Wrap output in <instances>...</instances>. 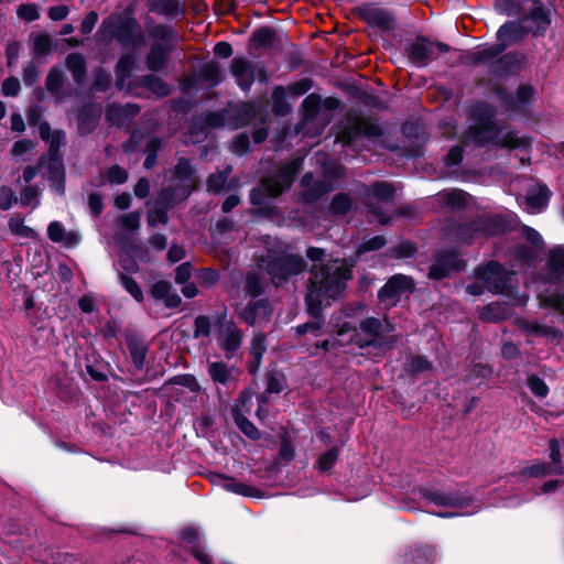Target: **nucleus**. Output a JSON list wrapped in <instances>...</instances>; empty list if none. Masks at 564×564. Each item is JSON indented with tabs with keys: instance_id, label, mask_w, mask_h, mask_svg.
<instances>
[{
	"instance_id": "nucleus-1",
	"label": "nucleus",
	"mask_w": 564,
	"mask_h": 564,
	"mask_svg": "<svg viewBox=\"0 0 564 564\" xmlns=\"http://www.w3.org/2000/svg\"><path fill=\"white\" fill-rule=\"evenodd\" d=\"M351 279V265L345 260H333L319 268L314 267L306 295L308 312L317 316L324 305H329Z\"/></svg>"
},
{
	"instance_id": "nucleus-2",
	"label": "nucleus",
	"mask_w": 564,
	"mask_h": 564,
	"mask_svg": "<svg viewBox=\"0 0 564 564\" xmlns=\"http://www.w3.org/2000/svg\"><path fill=\"white\" fill-rule=\"evenodd\" d=\"M330 325L340 345L352 343L360 348L375 347L386 350L390 349L395 341V337L390 335L393 327L387 319L382 323L378 318L369 317L360 323L359 328H356L347 322L340 323L339 318L333 317Z\"/></svg>"
},
{
	"instance_id": "nucleus-3",
	"label": "nucleus",
	"mask_w": 564,
	"mask_h": 564,
	"mask_svg": "<svg viewBox=\"0 0 564 564\" xmlns=\"http://www.w3.org/2000/svg\"><path fill=\"white\" fill-rule=\"evenodd\" d=\"M473 117L477 118L465 137L466 143L476 145L492 144L509 150L527 148L530 141L527 138L518 137L513 131H505L499 128L490 108L486 106L475 107Z\"/></svg>"
},
{
	"instance_id": "nucleus-4",
	"label": "nucleus",
	"mask_w": 564,
	"mask_h": 564,
	"mask_svg": "<svg viewBox=\"0 0 564 564\" xmlns=\"http://www.w3.org/2000/svg\"><path fill=\"white\" fill-rule=\"evenodd\" d=\"M196 185L197 178L195 172L185 159H181L174 171L171 172V184L158 198L160 206L149 212L148 224L150 226L166 224V208L171 204L186 198Z\"/></svg>"
},
{
	"instance_id": "nucleus-5",
	"label": "nucleus",
	"mask_w": 564,
	"mask_h": 564,
	"mask_svg": "<svg viewBox=\"0 0 564 564\" xmlns=\"http://www.w3.org/2000/svg\"><path fill=\"white\" fill-rule=\"evenodd\" d=\"M40 137L50 142L51 156L43 159L40 162V169L46 170L51 187L59 195L64 194V167L61 158L57 155V150L64 141V133L61 131H52L48 123H41L39 127Z\"/></svg>"
},
{
	"instance_id": "nucleus-6",
	"label": "nucleus",
	"mask_w": 564,
	"mask_h": 564,
	"mask_svg": "<svg viewBox=\"0 0 564 564\" xmlns=\"http://www.w3.org/2000/svg\"><path fill=\"white\" fill-rule=\"evenodd\" d=\"M272 278L275 285L286 282L292 275L300 274L305 270V262L299 256L289 254L285 251L269 252L259 263Z\"/></svg>"
},
{
	"instance_id": "nucleus-7",
	"label": "nucleus",
	"mask_w": 564,
	"mask_h": 564,
	"mask_svg": "<svg viewBox=\"0 0 564 564\" xmlns=\"http://www.w3.org/2000/svg\"><path fill=\"white\" fill-rule=\"evenodd\" d=\"M301 163V159H294L285 164L276 175L264 178L260 186L251 192V203L253 205H261L264 196H279L292 184Z\"/></svg>"
},
{
	"instance_id": "nucleus-8",
	"label": "nucleus",
	"mask_w": 564,
	"mask_h": 564,
	"mask_svg": "<svg viewBox=\"0 0 564 564\" xmlns=\"http://www.w3.org/2000/svg\"><path fill=\"white\" fill-rule=\"evenodd\" d=\"M523 35V29L520 23L508 22L500 26L497 32L498 44L479 50L473 53V61L485 63L498 56L505 48L519 41Z\"/></svg>"
},
{
	"instance_id": "nucleus-9",
	"label": "nucleus",
	"mask_w": 564,
	"mask_h": 564,
	"mask_svg": "<svg viewBox=\"0 0 564 564\" xmlns=\"http://www.w3.org/2000/svg\"><path fill=\"white\" fill-rule=\"evenodd\" d=\"M475 276L479 282L485 284L486 289L499 294L507 291L511 273L505 270L499 263L489 262L485 267L477 268Z\"/></svg>"
},
{
	"instance_id": "nucleus-10",
	"label": "nucleus",
	"mask_w": 564,
	"mask_h": 564,
	"mask_svg": "<svg viewBox=\"0 0 564 564\" xmlns=\"http://www.w3.org/2000/svg\"><path fill=\"white\" fill-rule=\"evenodd\" d=\"M152 33L160 42L152 47L148 55L147 64L151 70H159L164 66L170 51V44L174 41L176 35L173 33L171 28L165 25L154 28Z\"/></svg>"
},
{
	"instance_id": "nucleus-11",
	"label": "nucleus",
	"mask_w": 564,
	"mask_h": 564,
	"mask_svg": "<svg viewBox=\"0 0 564 564\" xmlns=\"http://www.w3.org/2000/svg\"><path fill=\"white\" fill-rule=\"evenodd\" d=\"M380 133V128L371 120L357 116L347 119V126L338 133L336 141L350 144L356 137H375Z\"/></svg>"
},
{
	"instance_id": "nucleus-12",
	"label": "nucleus",
	"mask_w": 564,
	"mask_h": 564,
	"mask_svg": "<svg viewBox=\"0 0 564 564\" xmlns=\"http://www.w3.org/2000/svg\"><path fill=\"white\" fill-rule=\"evenodd\" d=\"M413 290V281L406 275H393L379 291V300L386 306L394 305L402 295Z\"/></svg>"
},
{
	"instance_id": "nucleus-13",
	"label": "nucleus",
	"mask_w": 564,
	"mask_h": 564,
	"mask_svg": "<svg viewBox=\"0 0 564 564\" xmlns=\"http://www.w3.org/2000/svg\"><path fill=\"white\" fill-rule=\"evenodd\" d=\"M219 347L231 358L242 344V333L234 322H223L217 333Z\"/></svg>"
},
{
	"instance_id": "nucleus-14",
	"label": "nucleus",
	"mask_w": 564,
	"mask_h": 564,
	"mask_svg": "<svg viewBox=\"0 0 564 564\" xmlns=\"http://www.w3.org/2000/svg\"><path fill=\"white\" fill-rule=\"evenodd\" d=\"M272 308L268 301L261 300L247 305L239 314L240 318L249 325H262L269 322Z\"/></svg>"
},
{
	"instance_id": "nucleus-15",
	"label": "nucleus",
	"mask_w": 564,
	"mask_h": 564,
	"mask_svg": "<svg viewBox=\"0 0 564 564\" xmlns=\"http://www.w3.org/2000/svg\"><path fill=\"white\" fill-rule=\"evenodd\" d=\"M47 236L55 243L66 248H74L80 241V235L75 230L67 231L59 221H52L47 227Z\"/></svg>"
},
{
	"instance_id": "nucleus-16",
	"label": "nucleus",
	"mask_w": 564,
	"mask_h": 564,
	"mask_svg": "<svg viewBox=\"0 0 564 564\" xmlns=\"http://www.w3.org/2000/svg\"><path fill=\"white\" fill-rule=\"evenodd\" d=\"M514 323L518 328L527 335L541 336L551 340L558 339L562 336L560 329L536 322H530L524 318H517Z\"/></svg>"
},
{
	"instance_id": "nucleus-17",
	"label": "nucleus",
	"mask_w": 564,
	"mask_h": 564,
	"mask_svg": "<svg viewBox=\"0 0 564 564\" xmlns=\"http://www.w3.org/2000/svg\"><path fill=\"white\" fill-rule=\"evenodd\" d=\"M465 267L464 261L457 254L451 252L440 256L436 263L430 270V276L433 279H442L452 270H460Z\"/></svg>"
},
{
	"instance_id": "nucleus-18",
	"label": "nucleus",
	"mask_w": 564,
	"mask_h": 564,
	"mask_svg": "<svg viewBox=\"0 0 564 564\" xmlns=\"http://www.w3.org/2000/svg\"><path fill=\"white\" fill-rule=\"evenodd\" d=\"M550 449V457L552 463L554 464V467H550L546 464H539L533 465L527 469V473L530 476H540V475H546V474H563L564 468L560 465L561 464V453H560V443L555 440H552L549 445Z\"/></svg>"
},
{
	"instance_id": "nucleus-19",
	"label": "nucleus",
	"mask_w": 564,
	"mask_h": 564,
	"mask_svg": "<svg viewBox=\"0 0 564 564\" xmlns=\"http://www.w3.org/2000/svg\"><path fill=\"white\" fill-rule=\"evenodd\" d=\"M337 106L338 100L336 98H326L324 101H322L318 95L311 94L303 100L302 104L304 121L313 119L322 107L327 110H333L337 108Z\"/></svg>"
},
{
	"instance_id": "nucleus-20",
	"label": "nucleus",
	"mask_w": 564,
	"mask_h": 564,
	"mask_svg": "<svg viewBox=\"0 0 564 564\" xmlns=\"http://www.w3.org/2000/svg\"><path fill=\"white\" fill-rule=\"evenodd\" d=\"M434 47L435 45L431 42L424 40L416 41L409 50V57L414 64L425 65L434 53ZM436 47L442 52L447 51V46L442 43L436 44Z\"/></svg>"
},
{
	"instance_id": "nucleus-21",
	"label": "nucleus",
	"mask_w": 564,
	"mask_h": 564,
	"mask_svg": "<svg viewBox=\"0 0 564 564\" xmlns=\"http://www.w3.org/2000/svg\"><path fill=\"white\" fill-rule=\"evenodd\" d=\"M231 73L242 89H249L254 79L252 65L245 58L236 57L231 62Z\"/></svg>"
},
{
	"instance_id": "nucleus-22",
	"label": "nucleus",
	"mask_w": 564,
	"mask_h": 564,
	"mask_svg": "<svg viewBox=\"0 0 564 564\" xmlns=\"http://www.w3.org/2000/svg\"><path fill=\"white\" fill-rule=\"evenodd\" d=\"M550 198V192L546 186L538 184L527 196V210L531 214L540 213Z\"/></svg>"
},
{
	"instance_id": "nucleus-23",
	"label": "nucleus",
	"mask_w": 564,
	"mask_h": 564,
	"mask_svg": "<svg viewBox=\"0 0 564 564\" xmlns=\"http://www.w3.org/2000/svg\"><path fill=\"white\" fill-rule=\"evenodd\" d=\"M208 372L215 382L227 384L236 380L240 371L235 367H228L224 362H212L208 366Z\"/></svg>"
},
{
	"instance_id": "nucleus-24",
	"label": "nucleus",
	"mask_w": 564,
	"mask_h": 564,
	"mask_svg": "<svg viewBox=\"0 0 564 564\" xmlns=\"http://www.w3.org/2000/svg\"><path fill=\"white\" fill-rule=\"evenodd\" d=\"M132 32V23L126 22L122 28L117 25V21L115 19H109L108 21H104L102 26L99 31V35L102 39L108 36L117 37L120 42H126V34L131 35Z\"/></svg>"
},
{
	"instance_id": "nucleus-25",
	"label": "nucleus",
	"mask_w": 564,
	"mask_h": 564,
	"mask_svg": "<svg viewBox=\"0 0 564 564\" xmlns=\"http://www.w3.org/2000/svg\"><path fill=\"white\" fill-rule=\"evenodd\" d=\"M362 17L368 23L384 30L391 29L393 24V18L391 14L381 9L365 8L362 9Z\"/></svg>"
},
{
	"instance_id": "nucleus-26",
	"label": "nucleus",
	"mask_w": 564,
	"mask_h": 564,
	"mask_svg": "<svg viewBox=\"0 0 564 564\" xmlns=\"http://www.w3.org/2000/svg\"><path fill=\"white\" fill-rule=\"evenodd\" d=\"M219 485L227 491L246 496V497H258L259 491L246 484L237 481L235 478L219 476Z\"/></svg>"
},
{
	"instance_id": "nucleus-27",
	"label": "nucleus",
	"mask_w": 564,
	"mask_h": 564,
	"mask_svg": "<svg viewBox=\"0 0 564 564\" xmlns=\"http://www.w3.org/2000/svg\"><path fill=\"white\" fill-rule=\"evenodd\" d=\"M312 181L313 176L310 173L305 174L301 181V185L304 188V198L306 200L317 199L333 188L330 183H316L313 188H310Z\"/></svg>"
},
{
	"instance_id": "nucleus-28",
	"label": "nucleus",
	"mask_w": 564,
	"mask_h": 564,
	"mask_svg": "<svg viewBox=\"0 0 564 564\" xmlns=\"http://www.w3.org/2000/svg\"><path fill=\"white\" fill-rule=\"evenodd\" d=\"M141 216L138 212H131L126 215H122L116 219L117 232L118 237L123 236L128 232H133L140 227Z\"/></svg>"
},
{
	"instance_id": "nucleus-29",
	"label": "nucleus",
	"mask_w": 564,
	"mask_h": 564,
	"mask_svg": "<svg viewBox=\"0 0 564 564\" xmlns=\"http://www.w3.org/2000/svg\"><path fill=\"white\" fill-rule=\"evenodd\" d=\"M267 350L265 336L258 333L253 336L250 344V355L252 357V364L250 365V372L254 373L260 367L262 356Z\"/></svg>"
},
{
	"instance_id": "nucleus-30",
	"label": "nucleus",
	"mask_w": 564,
	"mask_h": 564,
	"mask_svg": "<svg viewBox=\"0 0 564 564\" xmlns=\"http://www.w3.org/2000/svg\"><path fill=\"white\" fill-rule=\"evenodd\" d=\"M508 315V305L499 302L488 304L479 313L480 319L486 322H497L505 319Z\"/></svg>"
},
{
	"instance_id": "nucleus-31",
	"label": "nucleus",
	"mask_w": 564,
	"mask_h": 564,
	"mask_svg": "<svg viewBox=\"0 0 564 564\" xmlns=\"http://www.w3.org/2000/svg\"><path fill=\"white\" fill-rule=\"evenodd\" d=\"M139 112V107L135 105L117 106L112 105L108 108L107 118L112 124H121L122 118H130Z\"/></svg>"
},
{
	"instance_id": "nucleus-32",
	"label": "nucleus",
	"mask_w": 564,
	"mask_h": 564,
	"mask_svg": "<svg viewBox=\"0 0 564 564\" xmlns=\"http://www.w3.org/2000/svg\"><path fill=\"white\" fill-rule=\"evenodd\" d=\"M547 268L551 279L558 280L564 276V248H556L550 252Z\"/></svg>"
},
{
	"instance_id": "nucleus-33",
	"label": "nucleus",
	"mask_w": 564,
	"mask_h": 564,
	"mask_svg": "<svg viewBox=\"0 0 564 564\" xmlns=\"http://www.w3.org/2000/svg\"><path fill=\"white\" fill-rule=\"evenodd\" d=\"M66 67L76 83H82L86 74V63L83 55L72 53L66 57Z\"/></svg>"
},
{
	"instance_id": "nucleus-34",
	"label": "nucleus",
	"mask_w": 564,
	"mask_h": 564,
	"mask_svg": "<svg viewBox=\"0 0 564 564\" xmlns=\"http://www.w3.org/2000/svg\"><path fill=\"white\" fill-rule=\"evenodd\" d=\"M32 53L34 57L41 58L53 51L52 40L45 33H37L31 36Z\"/></svg>"
},
{
	"instance_id": "nucleus-35",
	"label": "nucleus",
	"mask_w": 564,
	"mask_h": 564,
	"mask_svg": "<svg viewBox=\"0 0 564 564\" xmlns=\"http://www.w3.org/2000/svg\"><path fill=\"white\" fill-rule=\"evenodd\" d=\"M9 229L10 231L20 238L25 239H35L36 232L31 227L24 225V220L19 215H13L9 219Z\"/></svg>"
},
{
	"instance_id": "nucleus-36",
	"label": "nucleus",
	"mask_w": 564,
	"mask_h": 564,
	"mask_svg": "<svg viewBox=\"0 0 564 564\" xmlns=\"http://www.w3.org/2000/svg\"><path fill=\"white\" fill-rule=\"evenodd\" d=\"M232 416L236 425L243 434H246L251 440H258L260 437L258 429L246 416H243L240 413V410L238 408H235L232 410Z\"/></svg>"
},
{
	"instance_id": "nucleus-37",
	"label": "nucleus",
	"mask_w": 564,
	"mask_h": 564,
	"mask_svg": "<svg viewBox=\"0 0 564 564\" xmlns=\"http://www.w3.org/2000/svg\"><path fill=\"white\" fill-rule=\"evenodd\" d=\"M274 32L271 29L262 28L257 30L251 37V45L254 48L268 47L272 44Z\"/></svg>"
},
{
	"instance_id": "nucleus-38",
	"label": "nucleus",
	"mask_w": 564,
	"mask_h": 564,
	"mask_svg": "<svg viewBox=\"0 0 564 564\" xmlns=\"http://www.w3.org/2000/svg\"><path fill=\"white\" fill-rule=\"evenodd\" d=\"M273 110L279 115H286L290 106L286 102V90L284 87H275L272 93Z\"/></svg>"
},
{
	"instance_id": "nucleus-39",
	"label": "nucleus",
	"mask_w": 564,
	"mask_h": 564,
	"mask_svg": "<svg viewBox=\"0 0 564 564\" xmlns=\"http://www.w3.org/2000/svg\"><path fill=\"white\" fill-rule=\"evenodd\" d=\"M133 66L131 56H122L117 64V86L119 89L124 88V79Z\"/></svg>"
},
{
	"instance_id": "nucleus-40",
	"label": "nucleus",
	"mask_w": 564,
	"mask_h": 564,
	"mask_svg": "<svg viewBox=\"0 0 564 564\" xmlns=\"http://www.w3.org/2000/svg\"><path fill=\"white\" fill-rule=\"evenodd\" d=\"M527 386L530 391L539 399H544L549 394V387L535 375H531L527 379Z\"/></svg>"
},
{
	"instance_id": "nucleus-41",
	"label": "nucleus",
	"mask_w": 564,
	"mask_h": 564,
	"mask_svg": "<svg viewBox=\"0 0 564 564\" xmlns=\"http://www.w3.org/2000/svg\"><path fill=\"white\" fill-rule=\"evenodd\" d=\"M540 305L550 307L564 315V294L540 295Z\"/></svg>"
},
{
	"instance_id": "nucleus-42",
	"label": "nucleus",
	"mask_w": 564,
	"mask_h": 564,
	"mask_svg": "<svg viewBox=\"0 0 564 564\" xmlns=\"http://www.w3.org/2000/svg\"><path fill=\"white\" fill-rule=\"evenodd\" d=\"M63 80H64L63 72L56 67L52 68L46 77V83H45L46 89L50 93L57 95L62 88Z\"/></svg>"
},
{
	"instance_id": "nucleus-43",
	"label": "nucleus",
	"mask_w": 564,
	"mask_h": 564,
	"mask_svg": "<svg viewBox=\"0 0 564 564\" xmlns=\"http://www.w3.org/2000/svg\"><path fill=\"white\" fill-rule=\"evenodd\" d=\"M143 85L150 91L160 97L166 96L170 93L169 86L163 80L154 76L145 77Z\"/></svg>"
},
{
	"instance_id": "nucleus-44",
	"label": "nucleus",
	"mask_w": 564,
	"mask_h": 564,
	"mask_svg": "<svg viewBox=\"0 0 564 564\" xmlns=\"http://www.w3.org/2000/svg\"><path fill=\"white\" fill-rule=\"evenodd\" d=\"M393 192L391 185L380 182L372 185L371 197L380 202H387L393 197Z\"/></svg>"
},
{
	"instance_id": "nucleus-45",
	"label": "nucleus",
	"mask_w": 564,
	"mask_h": 564,
	"mask_svg": "<svg viewBox=\"0 0 564 564\" xmlns=\"http://www.w3.org/2000/svg\"><path fill=\"white\" fill-rule=\"evenodd\" d=\"M200 76L212 85L217 84L220 80L219 66L214 62L204 64L200 68Z\"/></svg>"
},
{
	"instance_id": "nucleus-46",
	"label": "nucleus",
	"mask_w": 564,
	"mask_h": 564,
	"mask_svg": "<svg viewBox=\"0 0 564 564\" xmlns=\"http://www.w3.org/2000/svg\"><path fill=\"white\" fill-rule=\"evenodd\" d=\"M20 202L24 206L36 207L40 204V191L33 186L25 187L20 194Z\"/></svg>"
},
{
	"instance_id": "nucleus-47",
	"label": "nucleus",
	"mask_w": 564,
	"mask_h": 564,
	"mask_svg": "<svg viewBox=\"0 0 564 564\" xmlns=\"http://www.w3.org/2000/svg\"><path fill=\"white\" fill-rule=\"evenodd\" d=\"M122 286L131 294V296L141 302L143 300V293L139 284L130 276L120 274Z\"/></svg>"
},
{
	"instance_id": "nucleus-48",
	"label": "nucleus",
	"mask_w": 564,
	"mask_h": 564,
	"mask_svg": "<svg viewBox=\"0 0 564 564\" xmlns=\"http://www.w3.org/2000/svg\"><path fill=\"white\" fill-rule=\"evenodd\" d=\"M210 319L207 316H197L194 322V337L199 338L208 336L210 334Z\"/></svg>"
},
{
	"instance_id": "nucleus-49",
	"label": "nucleus",
	"mask_w": 564,
	"mask_h": 564,
	"mask_svg": "<svg viewBox=\"0 0 564 564\" xmlns=\"http://www.w3.org/2000/svg\"><path fill=\"white\" fill-rule=\"evenodd\" d=\"M17 14L20 19L32 22L40 18V13L37 7L33 3H26L19 6L17 10Z\"/></svg>"
},
{
	"instance_id": "nucleus-50",
	"label": "nucleus",
	"mask_w": 564,
	"mask_h": 564,
	"mask_svg": "<svg viewBox=\"0 0 564 564\" xmlns=\"http://www.w3.org/2000/svg\"><path fill=\"white\" fill-rule=\"evenodd\" d=\"M433 556L434 551L431 547H420L410 553L412 564H429Z\"/></svg>"
},
{
	"instance_id": "nucleus-51",
	"label": "nucleus",
	"mask_w": 564,
	"mask_h": 564,
	"mask_svg": "<svg viewBox=\"0 0 564 564\" xmlns=\"http://www.w3.org/2000/svg\"><path fill=\"white\" fill-rule=\"evenodd\" d=\"M338 457V449L330 448L324 453L318 459V468L322 471H328L335 464Z\"/></svg>"
},
{
	"instance_id": "nucleus-52",
	"label": "nucleus",
	"mask_w": 564,
	"mask_h": 564,
	"mask_svg": "<svg viewBox=\"0 0 564 564\" xmlns=\"http://www.w3.org/2000/svg\"><path fill=\"white\" fill-rule=\"evenodd\" d=\"M350 206V198L347 195L339 194L334 197L330 208L335 214H344L349 210Z\"/></svg>"
},
{
	"instance_id": "nucleus-53",
	"label": "nucleus",
	"mask_w": 564,
	"mask_h": 564,
	"mask_svg": "<svg viewBox=\"0 0 564 564\" xmlns=\"http://www.w3.org/2000/svg\"><path fill=\"white\" fill-rule=\"evenodd\" d=\"M284 377L280 373H270L267 379V391L280 393L284 389Z\"/></svg>"
},
{
	"instance_id": "nucleus-54",
	"label": "nucleus",
	"mask_w": 564,
	"mask_h": 564,
	"mask_svg": "<svg viewBox=\"0 0 564 564\" xmlns=\"http://www.w3.org/2000/svg\"><path fill=\"white\" fill-rule=\"evenodd\" d=\"M227 184V174L217 173L209 176L207 186L209 191L220 192L226 188Z\"/></svg>"
},
{
	"instance_id": "nucleus-55",
	"label": "nucleus",
	"mask_w": 564,
	"mask_h": 564,
	"mask_svg": "<svg viewBox=\"0 0 564 564\" xmlns=\"http://www.w3.org/2000/svg\"><path fill=\"white\" fill-rule=\"evenodd\" d=\"M15 202L17 197L10 187L3 186L0 188V209H10Z\"/></svg>"
},
{
	"instance_id": "nucleus-56",
	"label": "nucleus",
	"mask_w": 564,
	"mask_h": 564,
	"mask_svg": "<svg viewBox=\"0 0 564 564\" xmlns=\"http://www.w3.org/2000/svg\"><path fill=\"white\" fill-rule=\"evenodd\" d=\"M262 286L259 276L254 273L248 274L246 279V291L251 296H257L261 293Z\"/></svg>"
},
{
	"instance_id": "nucleus-57",
	"label": "nucleus",
	"mask_w": 564,
	"mask_h": 564,
	"mask_svg": "<svg viewBox=\"0 0 564 564\" xmlns=\"http://www.w3.org/2000/svg\"><path fill=\"white\" fill-rule=\"evenodd\" d=\"M107 178L111 183L122 184L127 181L128 174L122 167L113 165L107 171Z\"/></svg>"
},
{
	"instance_id": "nucleus-58",
	"label": "nucleus",
	"mask_w": 564,
	"mask_h": 564,
	"mask_svg": "<svg viewBox=\"0 0 564 564\" xmlns=\"http://www.w3.org/2000/svg\"><path fill=\"white\" fill-rule=\"evenodd\" d=\"M311 87H312L311 79L304 78V79H301V80L292 84L289 87V93L291 96L299 97V96L306 94L311 89Z\"/></svg>"
},
{
	"instance_id": "nucleus-59",
	"label": "nucleus",
	"mask_w": 564,
	"mask_h": 564,
	"mask_svg": "<svg viewBox=\"0 0 564 564\" xmlns=\"http://www.w3.org/2000/svg\"><path fill=\"white\" fill-rule=\"evenodd\" d=\"M249 138L246 134L237 135L231 142L230 149L235 154H243L249 148Z\"/></svg>"
},
{
	"instance_id": "nucleus-60",
	"label": "nucleus",
	"mask_w": 564,
	"mask_h": 564,
	"mask_svg": "<svg viewBox=\"0 0 564 564\" xmlns=\"http://www.w3.org/2000/svg\"><path fill=\"white\" fill-rule=\"evenodd\" d=\"M147 147H148L149 154L144 161V167L151 169L154 165L155 160H156L155 153L160 148V141L158 139H151L148 142Z\"/></svg>"
},
{
	"instance_id": "nucleus-61",
	"label": "nucleus",
	"mask_w": 564,
	"mask_h": 564,
	"mask_svg": "<svg viewBox=\"0 0 564 564\" xmlns=\"http://www.w3.org/2000/svg\"><path fill=\"white\" fill-rule=\"evenodd\" d=\"M430 368L431 362L422 356H415L409 362V370L411 372H422Z\"/></svg>"
},
{
	"instance_id": "nucleus-62",
	"label": "nucleus",
	"mask_w": 564,
	"mask_h": 564,
	"mask_svg": "<svg viewBox=\"0 0 564 564\" xmlns=\"http://www.w3.org/2000/svg\"><path fill=\"white\" fill-rule=\"evenodd\" d=\"M171 284L165 281H159L153 284L151 289V294L156 300H163L167 295V293L171 291Z\"/></svg>"
},
{
	"instance_id": "nucleus-63",
	"label": "nucleus",
	"mask_w": 564,
	"mask_h": 564,
	"mask_svg": "<svg viewBox=\"0 0 564 564\" xmlns=\"http://www.w3.org/2000/svg\"><path fill=\"white\" fill-rule=\"evenodd\" d=\"M69 13V9L65 4L51 7L48 9L47 15L52 21H62L64 20Z\"/></svg>"
},
{
	"instance_id": "nucleus-64",
	"label": "nucleus",
	"mask_w": 564,
	"mask_h": 564,
	"mask_svg": "<svg viewBox=\"0 0 564 564\" xmlns=\"http://www.w3.org/2000/svg\"><path fill=\"white\" fill-rule=\"evenodd\" d=\"M20 90V82L15 77L6 79L2 84V94L6 96H15Z\"/></svg>"
}]
</instances>
